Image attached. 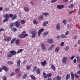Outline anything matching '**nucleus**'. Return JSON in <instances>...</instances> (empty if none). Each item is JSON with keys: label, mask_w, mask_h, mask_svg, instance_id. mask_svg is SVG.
Returning a JSON list of instances; mask_svg holds the SVG:
<instances>
[{"label": "nucleus", "mask_w": 80, "mask_h": 80, "mask_svg": "<svg viewBox=\"0 0 80 80\" xmlns=\"http://www.w3.org/2000/svg\"><path fill=\"white\" fill-rule=\"evenodd\" d=\"M27 74H24L22 76L23 79H25L27 78Z\"/></svg>", "instance_id": "34"}, {"label": "nucleus", "mask_w": 80, "mask_h": 80, "mask_svg": "<svg viewBox=\"0 0 80 80\" xmlns=\"http://www.w3.org/2000/svg\"><path fill=\"white\" fill-rule=\"evenodd\" d=\"M43 31H44V29L43 28L39 29L38 32V37H40V35L41 34L42 32H43Z\"/></svg>", "instance_id": "6"}, {"label": "nucleus", "mask_w": 80, "mask_h": 80, "mask_svg": "<svg viewBox=\"0 0 80 80\" xmlns=\"http://www.w3.org/2000/svg\"><path fill=\"white\" fill-rule=\"evenodd\" d=\"M60 24L58 23L56 25V29L58 30H60Z\"/></svg>", "instance_id": "13"}, {"label": "nucleus", "mask_w": 80, "mask_h": 80, "mask_svg": "<svg viewBox=\"0 0 80 80\" xmlns=\"http://www.w3.org/2000/svg\"><path fill=\"white\" fill-rule=\"evenodd\" d=\"M12 30H13L14 32H16V31H17V28H13L12 29Z\"/></svg>", "instance_id": "52"}, {"label": "nucleus", "mask_w": 80, "mask_h": 80, "mask_svg": "<svg viewBox=\"0 0 80 80\" xmlns=\"http://www.w3.org/2000/svg\"><path fill=\"white\" fill-rule=\"evenodd\" d=\"M24 10L26 12H28L29 11V9L28 8L24 7Z\"/></svg>", "instance_id": "21"}, {"label": "nucleus", "mask_w": 80, "mask_h": 80, "mask_svg": "<svg viewBox=\"0 0 80 80\" xmlns=\"http://www.w3.org/2000/svg\"><path fill=\"white\" fill-rule=\"evenodd\" d=\"M47 41L48 42V43H50V44H52V43L53 42V40L52 39H48Z\"/></svg>", "instance_id": "17"}, {"label": "nucleus", "mask_w": 80, "mask_h": 80, "mask_svg": "<svg viewBox=\"0 0 80 80\" xmlns=\"http://www.w3.org/2000/svg\"><path fill=\"white\" fill-rule=\"evenodd\" d=\"M59 50H60V47H58L56 48L55 49V52H58V51H59Z\"/></svg>", "instance_id": "29"}, {"label": "nucleus", "mask_w": 80, "mask_h": 80, "mask_svg": "<svg viewBox=\"0 0 80 80\" xmlns=\"http://www.w3.org/2000/svg\"><path fill=\"white\" fill-rule=\"evenodd\" d=\"M28 35V34H26L24 35L23 36L22 34H21L18 36V37L19 38H25L26 37H27Z\"/></svg>", "instance_id": "3"}, {"label": "nucleus", "mask_w": 80, "mask_h": 80, "mask_svg": "<svg viewBox=\"0 0 80 80\" xmlns=\"http://www.w3.org/2000/svg\"><path fill=\"white\" fill-rule=\"evenodd\" d=\"M19 70H20V68H17L15 70V72L16 73H18L19 72Z\"/></svg>", "instance_id": "41"}, {"label": "nucleus", "mask_w": 80, "mask_h": 80, "mask_svg": "<svg viewBox=\"0 0 80 80\" xmlns=\"http://www.w3.org/2000/svg\"><path fill=\"white\" fill-rule=\"evenodd\" d=\"M49 13L47 12H43L42 13V15H45V16H47V15H49Z\"/></svg>", "instance_id": "43"}, {"label": "nucleus", "mask_w": 80, "mask_h": 80, "mask_svg": "<svg viewBox=\"0 0 80 80\" xmlns=\"http://www.w3.org/2000/svg\"><path fill=\"white\" fill-rule=\"evenodd\" d=\"M56 80H61V77L59 75H58L56 77Z\"/></svg>", "instance_id": "20"}, {"label": "nucleus", "mask_w": 80, "mask_h": 80, "mask_svg": "<svg viewBox=\"0 0 80 80\" xmlns=\"http://www.w3.org/2000/svg\"><path fill=\"white\" fill-rule=\"evenodd\" d=\"M71 77L72 79H74L75 78V75H74V74H73V72H71Z\"/></svg>", "instance_id": "12"}, {"label": "nucleus", "mask_w": 80, "mask_h": 80, "mask_svg": "<svg viewBox=\"0 0 80 80\" xmlns=\"http://www.w3.org/2000/svg\"><path fill=\"white\" fill-rule=\"evenodd\" d=\"M11 37H8L7 39V42H10V40H11Z\"/></svg>", "instance_id": "46"}, {"label": "nucleus", "mask_w": 80, "mask_h": 80, "mask_svg": "<svg viewBox=\"0 0 80 80\" xmlns=\"http://www.w3.org/2000/svg\"><path fill=\"white\" fill-rule=\"evenodd\" d=\"M77 37H78V36L77 35H75L72 37V38L73 39H77Z\"/></svg>", "instance_id": "45"}, {"label": "nucleus", "mask_w": 80, "mask_h": 80, "mask_svg": "<svg viewBox=\"0 0 80 80\" xmlns=\"http://www.w3.org/2000/svg\"><path fill=\"white\" fill-rule=\"evenodd\" d=\"M48 80H52V79L51 78H49Z\"/></svg>", "instance_id": "64"}, {"label": "nucleus", "mask_w": 80, "mask_h": 80, "mask_svg": "<svg viewBox=\"0 0 80 80\" xmlns=\"http://www.w3.org/2000/svg\"><path fill=\"white\" fill-rule=\"evenodd\" d=\"M73 63H76L77 62V59L76 58H75L74 59L73 61Z\"/></svg>", "instance_id": "58"}, {"label": "nucleus", "mask_w": 80, "mask_h": 80, "mask_svg": "<svg viewBox=\"0 0 80 80\" xmlns=\"http://www.w3.org/2000/svg\"><path fill=\"white\" fill-rule=\"evenodd\" d=\"M48 21H46L45 22H44L42 24V25L43 27H46L47 26V24H48Z\"/></svg>", "instance_id": "22"}, {"label": "nucleus", "mask_w": 80, "mask_h": 80, "mask_svg": "<svg viewBox=\"0 0 80 80\" xmlns=\"http://www.w3.org/2000/svg\"><path fill=\"white\" fill-rule=\"evenodd\" d=\"M67 57H64L63 58L62 60V62L63 63H66V62H67Z\"/></svg>", "instance_id": "8"}, {"label": "nucleus", "mask_w": 80, "mask_h": 80, "mask_svg": "<svg viewBox=\"0 0 80 80\" xmlns=\"http://www.w3.org/2000/svg\"><path fill=\"white\" fill-rule=\"evenodd\" d=\"M61 47H63L64 46V42H62L61 43Z\"/></svg>", "instance_id": "54"}, {"label": "nucleus", "mask_w": 80, "mask_h": 80, "mask_svg": "<svg viewBox=\"0 0 80 80\" xmlns=\"http://www.w3.org/2000/svg\"><path fill=\"white\" fill-rule=\"evenodd\" d=\"M10 53H11L13 55H15L17 54V52L14 50L11 51H10Z\"/></svg>", "instance_id": "9"}, {"label": "nucleus", "mask_w": 80, "mask_h": 80, "mask_svg": "<svg viewBox=\"0 0 80 80\" xmlns=\"http://www.w3.org/2000/svg\"><path fill=\"white\" fill-rule=\"evenodd\" d=\"M54 45H52V46L50 47H49L48 49V50H52V48L54 47Z\"/></svg>", "instance_id": "33"}, {"label": "nucleus", "mask_w": 80, "mask_h": 80, "mask_svg": "<svg viewBox=\"0 0 80 80\" xmlns=\"http://www.w3.org/2000/svg\"><path fill=\"white\" fill-rule=\"evenodd\" d=\"M51 68L54 71H55V67L53 64H52V66H51Z\"/></svg>", "instance_id": "27"}, {"label": "nucleus", "mask_w": 80, "mask_h": 80, "mask_svg": "<svg viewBox=\"0 0 80 80\" xmlns=\"http://www.w3.org/2000/svg\"><path fill=\"white\" fill-rule=\"evenodd\" d=\"M57 0H52V3H54V2H57Z\"/></svg>", "instance_id": "59"}, {"label": "nucleus", "mask_w": 80, "mask_h": 80, "mask_svg": "<svg viewBox=\"0 0 80 80\" xmlns=\"http://www.w3.org/2000/svg\"><path fill=\"white\" fill-rule=\"evenodd\" d=\"M57 7L58 9H62L64 8V5H58Z\"/></svg>", "instance_id": "7"}, {"label": "nucleus", "mask_w": 80, "mask_h": 80, "mask_svg": "<svg viewBox=\"0 0 80 80\" xmlns=\"http://www.w3.org/2000/svg\"><path fill=\"white\" fill-rule=\"evenodd\" d=\"M32 33H33L31 37L32 38H34L36 37V32L35 31H32Z\"/></svg>", "instance_id": "5"}, {"label": "nucleus", "mask_w": 80, "mask_h": 80, "mask_svg": "<svg viewBox=\"0 0 80 80\" xmlns=\"http://www.w3.org/2000/svg\"><path fill=\"white\" fill-rule=\"evenodd\" d=\"M13 25H14V23H11L9 25V28H12Z\"/></svg>", "instance_id": "16"}, {"label": "nucleus", "mask_w": 80, "mask_h": 80, "mask_svg": "<svg viewBox=\"0 0 80 80\" xmlns=\"http://www.w3.org/2000/svg\"><path fill=\"white\" fill-rule=\"evenodd\" d=\"M3 80H7V77L5 76H4L3 77H2Z\"/></svg>", "instance_id": "50"}, {"label": "nucleus", "mask_w": 80, "mask_h": 80, "mask_svg": "<svg viewBox=\"0 0 80 80\" xmlns=\"http://www.w3.org/2000/svg\"><path fill=\"white\" fill-rule=\"evenodd\" d=\"M25 33H26V31H24L22 32L21 34L23 36L24 35H25Z\"/></svg>", "instance_id": "49"}, {"label": "nucleus", "mask_w": 80, "mask_h": 80, "mask_svg": "<svg viewBox=\"0 0 80 80\" xmlns=\"http://www.w3.org/2000/svg\"><path fill=\"white\" fill-rule=\"evenodd\" d=\"M78 44H79V45H80V40H79L78 42Z\"/></svg>", "instance_id": "63"}, {"label": "nucleus", "mask_w": 80, "mask_h": 80, "mask_svg": "<svg viewBox=\"0 0 80 80\" xmlns=\"http://www.w3.org/2000/svg\"><path fill=\"white\" fill-rule=\"evenodd\" d=\"M61 38H67V36H65V35L63 34L61 35Z\"/></svg>", "instance_id": "19"}, {"label": "nucleus", "mask_w": 80, "mask_h": 80, "mask_svg": "<svg viewBox=\"0 0 80 80\" xmlns=\"http://www.w3.org/2000/svg\"><path fill=\"white\" fill-rule=\"evenodd\" d=\"M64 50L65 51H67L68 50H69V46H66L64 49Z\"/></svg>", "instance_id": "31"}, {"label": "nucleus", "mask_w": 80, "mask_h": 80, "mask_svg": "<svg viewBox=\"0 0 80 80\" xmlns=\"http://www.w3.org/2000/svg\"><path fill=\"white\" fill-rule=\"evenodd\" d=\"M70 75L69 74H68L66 76V80H68L69 78H70Z\"/></svg>", "instance_id": "18"}, {"label": "nucleus", "mask_w": 80, "mask_h": 80, "mask_svg": "<svg viewBox=\"0 0 80 80\" xmlns=\"http://www.w3.org/2000/svg\"><path fill=\"white\" fill-rule=\"evenodd\" d=\"M4 19L3 20V22H7L9 19V16L7 14H6L4 15Z\"/></svg>", "instance_id": "1"}, {"label": "nucleus", "mask_w": 80, "mask_h": 80, "mask_svg": "<svg viewBox=\"0 0 80 80\" xmlns=\"http://www.w3.org/2000/svg\"><path fill=\"white\" fill-rule=\"evenodd\" d=\"M19 43H20V40L19 39H17L15 42L16 44L18 45L19 44Z\"/></svg>", "instance_id": "30"}, {"label": "nucleus", "mask_w": 80, "mask_h": 80, "mask_svg": "<svg viewBox=\"0 0 80 80\" xmlns=\"http://www.w3.org/2000/svg\"><path fill=\"white\" fill-rule=\"evenodd\" d=\"M77 74H78V75H80V70L78 71L77 72Z\"/></svg>", "instance_id": "62"}, {"label": "nucleus", "mask_w": 80, "mask_h": 80, "mask_svg": "<svg viewBox=\"0 0 80 80\" xmlns=\"http://www.w3.org/2000/svg\"><path fill=\"white\" fill-rule=\"evenodd\" d=\"M69 34V32L68 31H67L66 32L65 35L67 36L68 35V34Z\"/></svg>", "instance_id": "55"}, {"label": "nucleus", "mask_w": 80, "mask_h": 80, "mask_svg": "<svg viewBox=\"0 0 80 80\" xmlns=\"http://www.w3.org/2000/svg\"><path fill=\"white\" fill-rule=\"evenodd\" d=\"M2 70H3L2 68H0V72H2Z\"/></svg>", "instance_id": "61"}, {"label": "nucleus", "mask_w": 80, "mask_h": 80, "mask_svg": "<svg viewBox=\"0 0 80 80\" xmlns=\"http://www.w3.org/2000/svg\"><path fill=\"white\" fill-rule=\"evenodd\" d=\"M21 62V61L20 60L18 61L17 62V65L18 67H19L20 66V62Z\"/></svg>", "instance_id": "26"}, {"label": "nucleus", "mask_w": 80, "mask_h": 80, "mask_svg": "<svg viewBox=\"0 0 80 80\" xmlns=\"http://www.w3.org/2000/svg\"><path fill=\"white\" fill-rule=\"evenodd\" d=\"M33 23L34 25H37L38 24V22L36 20H33Z\"/></svg>", "instance_id": "39"}, {"label": "nucleus", "mask_w": 80, "mask_h": 80, "mask_svg": "<svg viewBox=\"0 0 80 80\" xmlns=\"http://www.w3.org/2000/svg\"><path fill=\"white\" fill-rule=\"evenodd\" d=\"M43 76L44 78H47V74L45 72H43Z\"/></svg>", "instance_id": "15"}, {"label": "nucleus", "mask_w": 80, "mask_h": 80, "mask_svg": "<svg viewBox=\"0 0 80 80\" xmlns=\"http://www.w3.org/2000/svg\"><path fill=\"white\" fill-rule=\"evenodd\" d=\"M23 49H20L17 51V53L18 54L19 53H21V52H23Z\"/></svg>", "instance_id": "28"}, {"label": "nucleus", "mask_w": 80, "mask_h": 80, "mask_svg": "<svg viewBox=\"0 0 80 80\" xmlns=\"http://www.w3.org/2000/svg\"><path fill=\"white\" fill-rule=\"evenodd\" d=\"M74 75H75V77H76V78H78L79 77V76H78V75L77 74H75Z\"/></svg>", "instance_id": "51"}, {"label": "nucleus", "mask_w": 80, "mask_h": 80, "mask_svg": "<svg viewBox=\"0 0 80 80\" xmlns=\"http://www.w3.org/2000/svg\"><path fill=\"white\" fill-rule=\"evenodd\" d=\"M75 58V56H73L72 57H71V60H73Z\"/></svg>", "instance_id": "60"}, {"label": "nucleus", "mask_w": 80, "mask_h": 80, "mask_svg": "<svg viewBox=\"0 0 80 80\" xmlns=\"http://www.w3.org/2000/svg\"><path fill=\"white\" fill-rule=\"evenodd\" d=\"M38 18L39 19V20H42V19H43V16L42 15H41L39 16V17H38Z\"/></svg>", "instance_id": "38"}, {"label": "nucleus", "mask_w": 80, "mask_h": 80, "mask_svg": "<svg viewBox=\"0 0 80 80\" xmlns=\"http://www.w3.org/2000/svg\"><path fill=\"white\" fill-rule=\"evenodd\" d=\"M48 34V32H46L44 33L43 34V36H46V35H47Z\"/></svg>", "instance_id": "40"}, {"label": "nucleus", "mask_w": 80, "mask_h": 80, "mask_svg": "<svg viewBox=\"0 0 80 80\" xmlns=\"http://www.w3.org/2000/svg\"><path fill=\"white\" fill-rule=\"evenodd\" d=\"M62 23H64V25H65V24H67V21H66V20L64 19L63 21L62 22Z\"/></svg>", "instance_id": "48"}, {"label": "nucleus", "mask_w": 80, "mask_h": 80, "mask_svg": "<svg viewBox=\"0 0 80 80\" xmlns=\"http://www.w3.org/2000/svg\"><path fill=\"white\" fill-rule=\"evenodd\" d=\"M16 27H20V22L19 21H17L14 22Z\"/></svg>", "instance_id": "4"}, {"label": "nucleus", "mask_w": 80, "mask_h": 80, "mask_svg": "<svg viewBox=\"0 0 80 80\" xmlns=\"http://www.w3.org/2000/svg\"><path fill=\"white\" fill-rule=\"evenodd\" d=\"M15 75V72H12L10 75V77H12V76H13Z\"/></svg>", "instance_id": "53"}, {"label": "nucleus", "mask_w": 80, "mask_h": 80, "mask_svg": "<svg viewBox=\"0 0 80 80\" xmlns=\"http://www.w3.org/2000/svg\"><path fill=\"white\" fill-rule=\"evenodd\" d=\"M41 46L43 50H45V46L44 44L43 43L41 44Z\"/></svg>", "instance_id": "11"}, {"label": "nucleus", "mask_w": 80, "mask_h": 80, "mask_svg": "<svg viewBox=\"0 0 80 80\" xmlns=\"http://www.w3.org/2000/svg\"><path fill=\"white\" fill-rule=\"evenodd\" d=\"M37 70V67L36 66H35L33 67V69L32 70V72H34L35 71H36V70Z\"/></svg>", "instance_id": "23"}, {"label": "nucleus", "mask_w": 80, "mask_h": 80, "mask_svg": "<svg viewBox=\"0 0 80 80\" xmlns=\"http://www.w3.org/2000/svg\"><path fill=\"white\" fill-rule=\"evenodd\" d=\"M30 77H31V79H32L33 80H36V78L33 76V75H31L30 76Z\"/></svg>", "instance_id": "24"}, {"label": "nucleus", "mask_w": 80, "mask_h": 80, "mask_svg": "<svg viewBox=\"0 0 80 80\" xmlns=\"http://www.w3.org/2000/svg\"><path fill=\"white\" fill-rule=\"evenodd\" d=\"M13 55L12 54V53H10V54H9L8 55V57H9V58H10L11 57H13Z\"/></svg>", "instance_id": "44"}, {"label": "nucleus", "mask_w": 80, "mask_h": 80, "mask_svg": "<svg viewBox=\"0 0 80 80\" xmlns=\"http://www.w3.org/2000/svg\"><path fill=\"white\" fill-rule=\"evenodd\" d=\"M27 68L28 70H30L31 68V67L30 66H27Z\"/></svg>", "instance_id": "57"}, {"label": "nucleus", "mask_w": 80, "mask_h": 80, "mask_svg": "<svg viewBox=\"0 0 80 80\" xmlns=\"http://www.w3.org/2000/svg\"><path fill=\"white\" fill-rule=\"evenodd\" d=\"M5 30V29L3 28H2L0 29V32H2V31H4Z\"/></svg>", "instance_id": "56"}, {"label": "nucleus", "mask_w": 80, "mask_h": 80, "mask_svg": "<svg viewBox=\"0 0 80 80\" xmlns=\"http://www.w3.org/2000/svg\"><path fill=\"white\" fill-rule=\"evenodd\" d=\"M76 58L77 59V60L78 62H79V63H80V58L78 56H77L76 57Z\"/></svg>", "instance_id": "32"}, {"label": "nucleus", "mask_w": 80, "mask_h": 80, "mask_svg": "<svg viewBox=\"0 0 80 80\" xmlns=\"http://www.w3.org/2000/svg\"><path fill=\"white\" fill-rule=\"evenodd\" d=\"M36 72L38 74L40 75V68H38Z\"/></svg>", "instance_id": "25"}, {"label": "nucleus", "mask_w": 80, "mask_h": 80, "mask_svg": "<svg viewBox=\"0 0 80 80\" xmlns=\"http://www.w3.org/2000/svg\"><path fill=\"white\" fill-rule=\"evenodd\" d=\"M2 70H5L6 72H7L8 71V69L5 66H3L2 67Z\"/></svg>", "instance_id": "14"}, {"label": "nucleus", "mask_w": 80, "mask_h": 80, "mask_svg": "<svg viewBox=\"0 0 80 80\" xmlns=\"http://www.w3.org/2000/svg\"><path fill=\"white\" fill-rule=\"evenodd\" d=\"M52 76V73H49L47 75V77L48 78H50V77H51Z\"/></svg>", "instance_id": "35"}, {"label": "nucleus", "mask_w": 80, "mask_h": 80, "mask_svg": "<svg viewBox=\"0 0 80 80\" xmlns=\"http://www.w3.org/2000/svg\"><path fill=\"white\" fill-rule=\"evenodd\" d=\"M73 4H72L68 6V8H73Z\"/></svg>", "instance_id": "42"}, {"label": "nucleus", "mask_w": 80, "mask_h": 80, "mask_svg": "<svg viewBox=\"0 0 80 80\" xmlns=\"http://www.w3.org/2000/svg\"><path fill=\"white\" fill-rule=\"evenodd\" d=\"M15 40H16V39L15 38L13 39L11 41V43H12V44H13V43H14V42Z\"/></svg>", "instance_id": "36"}, {"label": "nucleus", "mask_w": 80, "mask_h": 80, "mask_svg": "<svg viewBox=\"0 0 80 80\" xmlns=\"http://www.w3.org/2000/svg\"><path fill=\"white\" fill-rule=\"evenodd\" d=\"M41 64H42L43 67H45L47 65V62L46 61L44 60L43 62H41Z\"/></svg>", "instance_id": "10"}, {"label": "nucleus", "mask_w": 80, "mask_h": 80, "mask_svg": "<svg viewBox=\"0 0 80 80\" xmlns=\"http://www.w3.org/2000/svg\"><path fill=\"white\" fill-rule=\"evenodd\" d=\"M8 65H12L13 64V63L12 62L9 61L8 62Z\"/></svg>", "instance_id": "47"}, {"label": "nucleus", "mask_w": 80, "mask_h": 80, "mask_svg": "<svg viewBox=\"0 0 80 80\" xmlns=\"http://www.w3.org/2000/svg\"><path fill=\"white\" fill-rule=\"evenodd\" d=\"M21 24H24L25 23V21L24 20H21Z\"/></svg>", "instance_id": "37"}, {"label": "nucleus", "mask_w": 80, "mask_h": 80, "mask_svg": "<svg viewBox=\"0 0 80 80\" xmlns=\"http://www.w3.org/2000/svg\"><path fill=\"white\" fill-rule=\"evenodd\" d=\"M9 17H10V18H12V20L16 19V18L17 17V16L16 14L13 15L12 14H10L9 15Z\"/></svg>", "instance_id": "2"}]
</instances>
